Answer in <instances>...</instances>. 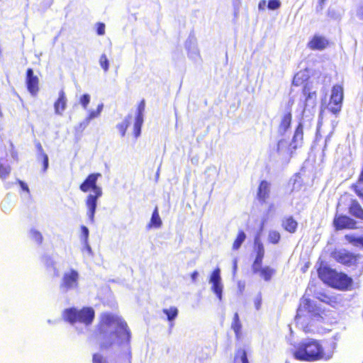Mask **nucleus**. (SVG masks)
Instances as JSON below:
<instances>
[{"instance_id": "c03bdc74", "label": "nucleus", "mask_w": 363, "mask_h": 363, "mask_svg": "<svg viewBox=\"0 0 363 363\" xmlns=\"http://www.w3.org/2000/svg\"><path fill=\"white\" fill-rule=\"evenodd\" d=\"M301 82L300 81L298 74H295L292 80V84L295 86H298L301 85Z\"/></svg>"}, {"instance_id": "8fccbe9b", "label": "nucleus", "mask_w": 363, "mask_h": 363, "mask_svg": "<svg viewBox=\"0 0 363 363\" xmlns=\"http://www.w3.org/2000/svg\"><path fill=\"white\" fill-rule=\"evenodd\" d=\"M266 1L265 0H261L259 2V4H258V8L259 10H264V8H265V6H266Z\"/></svg>"}, {"instance_id": "cd10ccee", "label": "nucleus", "mask_w": 363, "mask_h": 363, "mask_svg": "<svg viewBox=\"0 0 363 363\" xmlns=\"http://www.w3.org/2000/svg\"><path fill=\"white\" fill-rule=\"evenodd\" d=\"M238 360H240L242 363H250L245 350L242 348L237 350L235 354L234 361L236 362Z\"/></svg>"}, {"instance_id": "ddd939ff", "label": "nucleus", "mask_w": 363, "mask_h": 363, "mask_svg": "<svg viewBox=\"0 0 363 363\" xmlns=\"http://www.w3.org/2000/svg\"><path fill=\"white\" fill-rule=\"evenodd\" d=\"M329 45V40L325 37L315 34L308 42L307 47L311 50H323Z\"/></svg>"}, {"instance_id": "20e7f679", "label": "nucleus", "mask_w": 363, "mask_h": 363, "mask_svg": "<svg viewBox=\"0 0 363 363\" xmlns=\"http://www.w3.org/2000/svg\"><path fill=\"white\" fill-rule=\"evenodd\" d=\"M94 317V310L91 307H83L81 309L72 307L64 310L62 313L63 320L71 324L80 323L89 325L92 323Z\"/></svg>"}, {"instance_id": "ea45409f", "label": "nucleus", "mask_w": 363, "mask_h": 363, "mask_svg": "<svg viewBox=\"0 0 363 363\" xmlns=\"http://www.w3.org/2000/svg\"><path fill=\"white\" fill-rule=\"evenodd\" d=\"M281 2L279 0H269L267 4V8L269 10H276L280 8Z\"/></svg>"}, {"instance_id": "a211bd4d", "label": "nucleus", "mask_w": 363, "mask_h": 363, "mask_svg": "<svg viewBox=\"0 0 363 363\" xmlns=\"http://www.w3.org/2000/svg\"><path fill=\"white\" fill-rule=\"evenodd\" d=\"M316 298L320 301L325 303L328 305H330L333 307L336 306L340 302L337 296H330L325 292H319Z\"/></svg>"}, {"instance_id": "5701e85b", "label": "nucleus", "mask_w": 363, "mask_h": 363, "mask_svg": "<svg viewBox=\"0 0 363 363\" xmlns=\"http://www.w3.org/2000/svg\"><path fill=\"white\" fill-rule=\"evenodd\" d=\"M302 93L305 96V101L308 102L310 100H315L317 97V93L315 91L312 89L311 86L306 83L303 85L302 89Z\"/></svg>"}, {"instance_id": "6ab92c4d", "label": "nucleus", "mask_w": 363, "mask_h": 363, "mask_svg": "<svg viewBox=\"0 0 363 363\" xmlns=\"http://www.w3.org/2000/svg\"><path fill=\"white\" fill-rule=\"evenodd\" d=\"M282 228L290 233H294L298 228L297 221L292 217H286L281 223Z\"/></svg>"}, {"instance_id": "09e8293b", "label": "nucleus", "mask_w": 363, "mask_h": 363, "mask_svg": "<svg viewBox=\"0 0 363 363\" xmlns=\"http://www.w3.org/2000/svg\"><path fill=\"white\" fill-rule=\"evenodd\" d=\"M45 264L47 265H51V266L54 265V262H53L52 259L50 257H45Z\"/></svg>"}, {"instance_id": "a18cd8bd", "label": "nucleus", "mask_w": 363, "mask_h": 363, "mask_svg": "<svg viewBox=\"0 0 363 363\" xmlns=\"http://www.w3.org/2000/svg\"><path fill=\"white\" fill-rule=\"evenodd\" d=\"M18 184L20 185V186L21 187V189L25 191L27 193H29V188L28 186V185L23 182V181L21 180H18Z\"/></svg>"}, {"instance_id": "0eeeda50", "label": "nucleus", "mask_w": 363, "mask_h": 363, "mask_svg": "<svg viewBox=\"0 0 363 363\" xmlns=\"http://www.w3.org/2000/svg\"><path fill=\"white\" fill-rule=\"evenodd\" d=\"M357 221L349 216L335 214L333 220V225L335 230H354L357 228Z\"/></svg>"}, {"instance_id": "3c124183", "label": "nucleus", "mask_w": 363, "mask_h": 363, "mask_svg": "<svg viewBox=\"0 0 363 363\" xmlns=\"http://www.w3.org/2000/svg\"><path fill=\"white\" fill-rule=\"evenodd\" d=\"M238 270V262L237 259H235L233 262V274H235Z\"/></svg>"}, {"instance_id": "4c0bfd02", "label": "nucleus", "mask_w": 363, "mask_h": 363, "mask_svg": "<svg viewBox=\"0 0 363 363\" xmlns=\"http://www.w3.org/2000/svg\"><path fill=\"white\" fill-rule=\"evenodd\" d=\"M92 363H108V361L103 354L96 352L92 355Z\"/></svg>"}, {"instance_id": "39448f33", "label": "nucleus", "mask_w": 363, "mask_h": 363, "mask_svg": "<svg viewBox=\"0 0 363 363\" xmlns=\"http://www.w3.org/2000/svg\"><path fill=\"white\" fill-rule=\"evenodd\" d=\"M344 100V88L342 84H336L332 86L327 108L335 116H338L342 107Z\"/></svg>"}, {"instance_id": "7c9ffc66", "label": "nucleus", "mask_w": 363, "mask_h": 363, "mask_svg": "<svg viewBox=\"0 0 363 363\" xmlns=\"http://www.w3.org/2000/svg\"><path fill=\"white\" fill-rule=\"evenodd\" d=\"M281 239V235L278 231L271 230L268 234V240L270 243L276 245L279 243Z\"/></svg>"}, {"instance_id": "1a4fd4ad", "label": "nucleus", "mask_w": 363, "mask_h": 363, "mask_svg": "<svg viewBox=\"0 0 363 363\" xmlns=\"http://www.w3.org/2000/svg\"><path fill=\"white\" fill-rule=\"evenodd\" d=\"M303 140V125L301 123H298L296 125L291 141L288 146L287 152L289 155H291L294 152L301 146Z\"/></svg>"}, {"instance_id": "aec40b11", "label": "nucleus", "mask_w": 363, "mask_h": 363, "mask_svg": "<svg viewBox=\"0 0 363 363\" xmlns=\"http://www.w3.org/2000/svg\"><path fill=\"white\" fill-rule=\"evenodd\" d=\"M276 273V270L269 266H264L257 270L255 274H258L259 277L265 281H269Z\"/></svg>"}, {"instance_id": "79ce46f5", "label": "nucleus", "mask_w": 363, "mask_h": 363, "mask_svg": "<svg viewBox=\"0 0 363 363\" xmlns=\"http://www.w3.org/2000/svg\"><path fill=\"white\" fill-rule=\"evenodd\" d=\"M262 303V294L260 293H259L257 295V296L255 297V298L254 299V304H255V307L256 310H259L261 308Z\"/></svg>"}, {"instance_id": "c756f323", "label": "nucleus", "mask_w": 363, "mask_h": 363, "mask_svg": "<svg viewBox=\"0 0 363 363\" xmlns=\"http://www.w3.org/2000/svg\"><path fill=\"white\" fill-rule=\"evenodd\" d=\"M38 149L40 151V157L42 160V164H43V172H45L48 168V157L46 155V153L44 152L42 146L40 144L38 145Z\"/></svg>"}, {"instance_id": "4468645a", "label": "nucleus", "mask_w": 363, "mask_h": 363, "mask_svg": "<svg viewBox=\"0 0 363 363\" xmlns=\"http://www.w3.org/2000/svg\"><path fill=\"white\" fill-rule=\"evenodd\" d=\"M317 272L320 280L331 286L337 272L328 266H320L318 267Z\"/></svg>"}, {"instance_id": "58836bf2", "label": "nucleus", "mask_w": 363, "mask_h": 363, "mask_svg": "<svg viewBox=\"0 0 363 363\" xmlns=\"http://www.w3.org/2000/svg\"><path fill=\"white\" fill-rule=\"evenodd\" d=\"M90 102V96L88 94H83L79 99V103L84 109L87 108L88 104Z\"/></svg>"}, {"instance_id": "6e6552de", "label": "nucleus", "mask_w": 363, "mask_h": 363, "mask_svg": "<svg viewBox=\"0 0 363 363\" xmlns=\"http://www.w3.org/2000/svg\"><path fill=\"white\" fill-rule=\"evenodd\" d=\"M79 273L74 269H69L63 274L60 287L61 289L68 291L77 287Z\"/></svg>"}, {"instance_id": "473e14b6", "label": "nucleus", "mask_w": 363, "mask_h": 363, "mask_svg": "<svg viewBox=\"0 0 363 363\" xmlns=\"http://www.w3.org/2000/svg\"><path fill=\"white\" fill-rule=\"evenodd\" d=\"M211 290L220 301L222 299L223 285L221 282L213 283L211 286Z\"/></svg>"}, {"instance_id": "7ed1b4c3", "label": "nucleus", "mask_w": 363, "mask_h": 363, "mask_svg": "<svg viewBox=\"0 0 363 363\" xmlns=\"http://www.w3.org/2000/svg\"><path fill=\"white\" fill-rule=\"evenodd\" d=\"M102 177L99 172L89 174L79 185V189L84 193L91 190L93 194L87 196L85 203L87 208V215L91 222L94 221L96 209L97 200L102 196V189L97 185V181Z\"/></svg>"}, {"instance_id": "e433bc0d", "label": "nucleus", "mask_w": 363, "mask_h": 363, "mask_svg": "<svg viewBox=\"0 0 363 363\" xmlns=\"http://www.w3.org/2000/svg\"><path fill=\"white\" fill-rule=\"evenodd\" d=\"M264 257H255V260L252 264V271L253 273H256L257 270L262 267V262Z\"/></svg>"}, {"instance_id": "603ef678", "label": "nucleus", "mask_w": 363, "mask_h": 363, "mask_svg": "<svg viewBox=\"0 0 363 363\" xmlns=\"http://www.w3.org/2000/svg\"><path fill=\"white\" fill-rule=\"evenodd\" d=\"M199 275V273L197 271H194L191 274V277L193 281H196L197 277Z\"/></svg>"}, {"instance_id": "393cba45", "label": "nucleus", "mask_w": 363, "mask_h": 363, "mask_svg": "<svg viewBox=\"0 0 363 363\" xmlns=\"http://www.w3.org/2000/svg\"><path fill=\"white\" fill-rule=\"evenodd\" d=\"M254 252L255 257H264L265 250L263 243L261 242L258 237H256L254 240Z\"/></svg>"}, {"instance_id": "c85d7f7f", "label": "nucleus", "mask_w": 363, "mask_h": 363, "mask_svg": "<svg viewBox=\"0 0 363 363\" xmlns=\"http://www.w3.org/2000/svg\"><path fill=\"white\" fill-rule=\"evenodd\" d=\"M162 312L167 315L169 321L174 320L178 315V309L175 306H172L169 308H164Z\"/></svg>"}, {"instance_id": "2eb2a0df", "label": "nucleus", "mask_w": 363, "mask_h": 363, "mask_svg": "<svg viewBox=\"0 0 363 363\" xmlns=\"http://www.w3.org/2000/svg\"><path fill=\"white\" fill-rule=\"evenodd\" d=\"M294 104V100L291 99L289 102L288 110L281 116L280 123L279 125V130L282 133H285L290 128L292 122V111L291 106Z\"/></svg>"}, {"instance_id": "a878e982", "label": "nucleus", "mask_w": 363, "mask_h": 363, "mask_svg": "<svg viewBox=\"0 0 363 363\" xmlns=\"http://www.w3.org/2000/svg\"><path fill=\"white\" fill-rule=\"evenodd\" d=\"M246 239V235L242 230L238 231L235 240L233 242L232 250L235 251L240 249Z\"/></svg>"}, {"instance_id": "9b49d317", "label": "nucleus", "mask_w": 363, "mask_h": 363, "mask_svg": "<svg viewBox=\"0 0 363 363\" xmlns=\"http://www.w3.org/2000/svg\"><path fill=\"white\" fill-rule=\"evenodd\" d=\"M145 108V101L142 99L138 104L137 113L133 126V135L138 138L141 133V128L143 123V112Z\"/></svg>"}, {"instance_id": "bb28decb", "label": "nucleus", "mask_w": 363, "mask_h": 363, "mask_svg": "<svg viewBox=\"0 0 363 363\" xmlns=\"http://www.w3.org/2000/svg\"><path fill=\"white\" fill-rule=\"evenodd\" d=\"M131 116L128 115L125 117V118L122 121L121 123H118L117 125V128L118 129L120 134L122 137H124L125 135L126 131L128 128L129 127L130 121H131Z\"/></svg>"}, {"instance_id": "dca6fc26", "label": "nucleus", "mask_w": 363, "mask_h": 363, "mask_svg": "<svg viewBox=\"0 0 363 363\" xmlns=\"http://www.w3.org/2000/svg\"><path fill=\"white\" fill-rule=\"evenodd\" d=\"M269 183L265 180L262 181L258 186L257 198L261 203H264L269 197Z\"/></svg>"}, {"instance_id": "864d4df0", "label": "nucleus", "mask_w": 363, "mask_h": 363, "mask_svg": "<svg viewBox=\"0 0 363 363\" xmlns=\"http://www.w3.org/2000/svg\"><path fill=\"white\" fill-rule=\"evenodd\" d=\"M325 1L326 0H319V4L320 6H322Z\"/></svg>"}, {"instance_id": "412c9836", "label": "nucleus", "mask_w": 363, "mask_h": 363, "mask_svg": "<svg viewBox=\"0 0 363 363\" xmlns=\"http://www.w3.org/2000/svg\"><path fill=\"white\" fill-rule=\"evenodd\" d=\"M162 221L159 214L158 207L155 206V208L153 210L150 220L147 225V228L148 229L152 228H159L162 226Z\"/></svg>"}, {"instance_id": "423d86ee", "label": "nucleus", "mask_w": 363, "mask_h": 363, "mask_svg": "<svg viewBox=\"0 0 363 363\" xmlns=\"http://www.w3.org/2000/svg\"><path fill=\"white\" fill-rule=\"evenodd\" d=\"M333 257L337 262L346 267H356L361 255L349 251H337L333 254Z\"/></svg>"}, {"instance_id": "72a5a7b5", "label": "nucleus", "mask_w": 363, "mask_h": 363, "mask_svg": "<svg viewBox=\"0 0 363 363\" xmlns=\"http://www.w3.org/2000/svg\"><path fill=\"white\" fill-rule=\"evenodd\" d=\"M30 235L32 239L38 245H41L43 242V237L40 232L37 230L32 229L30 230Z\"/></svg>"}, {"instance_id": "f8f14e48", "label": "nucleus", "mask_w": 363, "mask_h": 363, "mask_svg": "<svg viewBox=\"0 0 363 363\" xmlns=\"http://www.w3.org/2000/svg\"><path fill=\"white\" fill-rule=\"evenodd\" d=\"M26 84L28 91L32 95H36L39 91V79L34 74L32 68H28L26 70Z\"/></svg>"}, {"instance_id": "37998d69", "label": "nucleus", "mask_w": 363, "mask_h": 363, "mask_svg": "<svg viewBox=\"0 0 363 363\" xmlns=\"http://www.w3.org/2000/svg\"><path fill=\"white\" fill-rule=\"evenodd\" d=\"M96 33L99 35L105 34V24L104 23H96Z\"/></svg>"}, {"instance_id": "2f4dec72", "label": "nucleus", "mask_w": 363, "mask_h": 363, "mask_svg": "<svg viewBox=\"0 0 363 363\" xmlns=\"http://www.w3.org/2000/svg\"><path fill=\"white\" fill-rule=\"evenodd\" d=\"M289 144V143H288L287 141L284 139L279 140L277 145V152L278 153L285 152L289 155L287 152Z\"/></svg>"}, {"instance_id": "b1692460", "label": "nucleus", "mask_w": 363, "mask_h": 363, "mask_svg": "<svg viewBox=\"0 0 363 363\" xmlns=\"http://www.w3.org/2000/svg\"><path fill=\"white\" fill-rule=\"evenodd\" d=\"M11 167L5 158H0V178L5 179L11 173Z\"/></svg>"}, {"instance_id": "49530a36", "label": "nucleus", "mask_w": 363, "mask_h": 363, "mask_svg": "<svg viewBox=\"0 0 363 363\" xmlns=\"http://www.w3.org/2000/svg\"><path fill=\"white\" fill-rule=\"evenodd\" d=\"M82 235H84L85 240H86L89 236V230L86 226L81 227Z\"/></svg>"}, {"instance_id": "a19ab883", "label": "nucleus", "mask_w": 363, "mask_h": 363, "mask_svg": "<svg viewBox=\"0 0 363 363\" xmlns=\"http://www.w3.org/2000/svg\"><path fill=\"white\" fill-rule=\"evenodd\" d=\"M102 110V105H99L96 109V111H92L91 112H89L88 116H87V120H91L97 116H99L101 111Z\"/></svg>"}, {"instance_id": "4be33fe9", "label": "nucleus", "mask_w": 363, "mask_h": 363, "mask_svg": "<svg viewBox=\"0 0 363 363\" xmlns=\"http://www.w3.org/2000/svg\"><path fill=\"white\" fill-rule=\"evenodd\" d=\"M231 328L233 330V331L235 333L236 339L237 340L240 339L242 324L240 320L239 315L238 313H235L233 315V322L231 324Z\"/></svg>"}, {"instance_id": "9d476101", "label": "nucleus", "mask_w": 363, "mask_h": 363, "mask_svg": "<svg viewBox=\"0 0 363 363\" xmlns=\"http://www.w3.org/2000/svg\"><path fill=\"white\" fill-rule=\"evenodd\" d=\"M352 284V279L343 272H337V274L331 284V287L342 291L350 289Z\"/></svg>"}, {"instance_id": "f704fd0d", "label": "nucleus", "mask_w": 363, "mask_h": 363, "mask_svg": "<svg viewBox=\"0 0 363 363\" xmlns=\"http://www.w3.org/2000/svg\"><path fill=\"white\" fill-rule=\"evenodd\" d=\"M99 64L105 72L109 69V61L106 54H102L99 57Z\"/></svg>"}, {"instance_id": "c9c22d12", "label": "nucleus", "mask_w": 363, "mask_h": 363, "mask_svg": "<svg viewBox=\"0 0 363 363\" xmlns=\"http://www.w3.org/2000/svg\"><path fill=\"white\" fill-rule=\"evenodd\" d=\"M210 282L211 284L221 282L219 268L215 269L211 274Z\"/></svg>"}, {"instance_id": "f3484780", "label": "nucleus", "mask_w": 363, "mask_h": 363, "mask_svg": "<svg viewBox=\"0 0 363 363\" xmlns=\"http://www.w3.org/2000/svg\"><path fill=\"white\" fill-rule=\"evenodd\" d=\"M67 99L63 90L60 91L58 98L54 103L55 113L57 115H62L67 108Z\"/></svg>"}, {"instance_id": "f03ea898", "label": "nucleus", "mask_w": 363, "mask_h": 363, "mask_svg": "<svg viewBox=\"0 0 363 363\" xmlns=\"http://www.w3.org/2000/svg\"><path fill=\"white\" fill-rule=\"evenodd\" d=\"M291 354L295 359L306 362H316L325 357L324 349L320 341L312 338L295 345Z\"/></svg>"}, {"instance_id": "de8ad7c7", "label": "nucleus", "mask_w": 363, "mask_h": 363, "mask_svg": "<svg viewBox=\"0 0 363 363\" xmlns=\"http://www.w3.org/2000/svg\"><path fill=\"white\" fill-rule=\"evenodd\" d=\"M357 14L360 19L363 20V6L358 8Z\"/></svg>"}, {"instance_id": "f257e3e1", "label": "nucleus", "mask_w": 363, "mask_h": 363, "mask_svg": "<svg viewBox=\"0 0 363 363\" xmlns=\"http://www.w3.org/2000/svg\"><path fill=\"white\" fill-rule=\"evenodd\" d=\"M97 333L99 337V349L101 351L108 350L115 344L118 346L124 345L126 351L123 363H132L130 347L131 332L123 318L109 313H103L97 327Z\"/></svg>"}]
</instances>
